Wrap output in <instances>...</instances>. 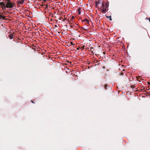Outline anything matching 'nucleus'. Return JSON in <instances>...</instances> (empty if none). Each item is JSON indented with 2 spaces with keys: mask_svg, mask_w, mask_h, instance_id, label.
<instances>
[{
  "mask_svg": "<svg viewBox=\"0 0 150 150\" xmlns=\"http://www.w3.org/2000/svg\"><path fill=\"white\" fill-rule=\"evenodd\" d=\"M0 5L3 7V9L12 8L13 6V4L10 0H4L3 1L0 2Z\"/></svg>",
  "mask_w": 150,
  "mask_h": 150,
  "instance_id": "f257e3e1",
  "label": "nucleus"
},
{
  "mask_svg": "<svg viewBox=\"0 0 150 150\" xmlns=\"http://www.w3.org/2000/svg\"><path fill=\"white\" fill-rule=\"evenodd\" d=\"M13 35L12 33H10L8 35V36L10 39H11L13 38Z\"/></svg>",
  "mask_w": 150,
  "mask_h": 150,
  "instance_id": "f03ea898",
  "label": "nucleus"
},
{
  "mask_svg": "<svg viewBox=\"0 0 150 150\" xmlns=\"http://www.w3.org/2000/svg\"><path fill=\"white\" fill-rule=\"evenodd\" d=\"M24 0H20L18 2V3L20 4H22L24 2Z\"/></svg>",
  "mask_w": 150,
  "mask_h": 150,
  "instance_id": "7ed1b4c3",
  "label": "nucleus"
},
{
  "mask_svg": "<svg viewBox=\"0 0 150 150\" xmlns=\"http://www.w3.org/2000/svg\"><path fill=\"white\" fill-rule=\"evenodd\" d=\"M106 12V8H103L102 10V13H104Z\"/></svg>",
  "mask_w": 150,
  "mask_h": 150,
  "instance_id": "20e7f679",
  "label": "nucleus"
},
{
  "mask_svg": "<svg viewBox=\"0 0 150 150\" xmlns=\"http://www.w3.org/2000/svg\"><path fill=\"white\" fill-rule=\"evenodd\" d=\"M100 3L99 2H98L97 1H95V4L96 6H97Z\"/></svg>",
  "mask_w": 150,
  "mask_h": 150,
  "instance_id": "39448f33",
  "label": "nucleus"
},
{
  "mask_svg": "<svg viewBox=\"0 0 150 150\" xmlns=\"http://www.w3.org/2000/svg\"><path fill=\"white\" fill-rule=\"evenodd\" d=\"M78 12L79 14H80L81 13L80 8H79L78 9Z\"/></svg>",
  "mask_w": 150,
  "mask_h": 150,
  "instance_id": "423d86ee",
  "label": "nucleus"
},
{
  "mask_svg": "<svg viewBox=\"0 0 150 150\" xmlns=\"http://www.w3.org/2000/svg\"><path fill=\"white\" fill-rule=\"evenodd\" d=\"M84 21H86L87 23H88L89 22V21L87 19H85L84 20Z\"/></svg>",
  "mask_w": 150,
  "mask_h": 150,
  "instance_id": "0eeeda50",
  "label": "nucleus"
},
{
  "mask_svg": "<svg viewBox=\"0 0 150 150\" xmlns=\"http://www.w3.org/2000/svg\"><path fill=\"white\" fill-rule=\"evenodd\" d=\"M74 17L73 16H72L71 17V20H73V19H74Z\"/></svg>",
  "mask_w": 150,
  "mask_h": 150,
  "instance_id": "6e6552de",
  "label": "nucleus"
},
{
  "mask_svg": "<svg viewBox=\"0 0 150 150\" xmlns=\"http://www.w3.org/2000/svg\"><path fill=\"white\" fill-rule=\"evenodd\" d=\"M104 5H105V4L104 3H103L102 4V6H103V7H104Z\"/></svg>",
  "mask_w": 150,
  "mask_h": 150,
  "instance_id": "1a4fd4ad",
  "label": "nucleus"
},
{
  "mask_svg": "<svg viewBox=\"0 0 150 150\" xmlns=\"http://www.w3.org/2000/svg\"><path fill=\"white\" fill-rule=\"evenodd\" d=\"M70 43H71V44L72 45H74V44H73V43L72 42H70Z\"/></svg>",
  "mask_w": 150,
  "mask_h": 150,
  "instance_id": "9d476101",
  "label": "nucleus"
},
{
  "mask_svg": "<svg viewBox=\"0 0 150 150\" xmlns=\"http://www.w3.org/2000/svg\"><path fill=\"white\" fill-rule=\"evenodd\" d=\"M149 19V21L150 22V18H148Z\"/></svg>",
  "mask_w": 150,
  "mask_h": 150,
  "instance_id": "9b49d317",
  "label": "nucleus"
},
{
  "mask_svg": "<svg viewBox=\"0 0 150 150\" xmlns=\"http://www.w3.org/2000/svg\"><path fill=\"white\" fill-rule=\"evenodd\" d=\"M111 17V16H109V18H110V17Z\"/></svg>",
  "mask_w": 150,
  "mask_h": 150,
  "instance_id": "f8f14e48",
  "label": "nucleus"
},
{
  "mask_svg": "<svg viewBox=\"0 0 150 150\" xmlns=\"http://www.w3.org/2000/svg\"><path fill=\"white\" fill-rule=\"evenodd\" d=\"M111 17V16H109V18H110V17Z\"/></svg>",
  "mask_w": 150,
  "mask_h": 150,
  "instance_id": "ddd939ff",
  "label": "nucleus"
},
{
  "mask_svg": "<svg viewBox=\"0 0 150 150\" xmlns=\"http://www.w3.org/2000/svg\"><path fill=\"white\" fill-rule=\"evenodd\" d=\"M31 101H32V102L33 103V101L32 100Z\"/></svg>",
  "mask_w": 150,
  "mask_h": 150,
  "instance_id": "4468645a",
  "label": "nucleus"
}]
</instances>
